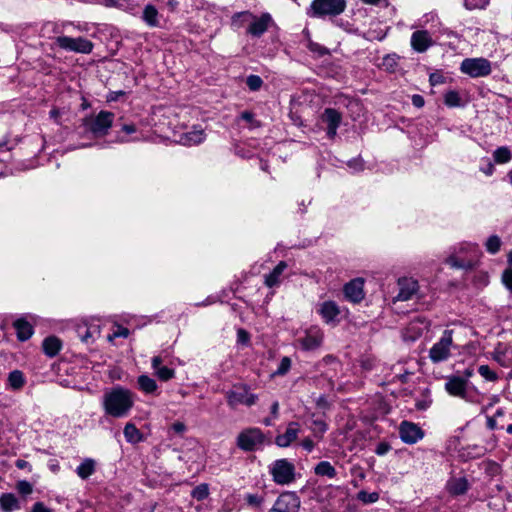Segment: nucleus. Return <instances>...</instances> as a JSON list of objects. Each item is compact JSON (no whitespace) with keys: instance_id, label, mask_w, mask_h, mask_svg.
<instances>
[{"instance_id":"1","label":"nucleus","mask_w":512,"mask_h":512,"mask_svg":"<svg viewBox=\"0 0 512 512\" xmlns=\"http://www.w3.org/2000/svg\"><path fill=\"white\" fill-rule=\"evenodd\" d=\"M133 405V393L120 386L106 391L102 397V406L105 414L113 418L126 417Z\"/></svg>"},{"instance_id":"2","label":"nucleus","mask_w":512,"mask_h":512,"mask_svg":"<svg viewBox=\"0 0 512 512\" xmlns=\"http://www.w3.org/2000/svg\"><path fill=\"white\" fill-rule=\"evenodd\" d=\"M478 257V245L470 242H462L453 248L445 262L452 268L471 269Z\"/></svg>"},{"instance_id":"3","label":"nucleus","mask_w":512,"mask_h":512,"mask_svg":"<svg viewBox=\"0 0 512 512\" xmlns=\"http://www.w3.org/2000/svg\"><path fill=\"white\" fill-rule=\"evenodd\" d=\"M445 390L454 397H459L466 402L479 403V393L476 388L473 391L469 387V381L460 376H448L445 383Z\"/></svg>"},{"instance_id":"4","label":"nucleus","mask_w":512,"mask_h":512,"mask_svg":"<svg viewBox=\"0 0 512 512\" xmlns=\"http://www.w3.org/2000/svg\"><path fill=\"white\" fill-rule=\"evenodd\" d=\"M268 472L277 485H290L296 479L295 465L285 458L273 461L268 466Z\"/></svg>"},{"instance_id":"5","label":"nucleus","mask_w":512,"mask_h":512,"mask_svg":"<svg viewBox=\"0 0 512 512\" xmlns=\"http://www.w3.org/2000/svg\"><path fill=\"white\" fill-rule=\"evenodd\" d=\"M453 333V330H444L438 341L429 349V359L433 363L445 362L451 357V351L455 348Z\"/></svg>"},{"instance_id":"6","label":"nucleus","mask_w":512,"mask_h":512,"mask_svg":"<svg viewBox=\"0 0 512 512\" xmlns=\"http://www.w3.org/2000/svg\"><path fill=\"white\" fill-rule=\"evenodd\" d=\"M114 114L109 111H100L95 117L85 118L83 127L85 131L93 134L94 137L105 136L111 128Z\"/></svg>"},{"instance_id":"7","label":"nucleus","mask_w":512,"mask_h":512,"mask_svg":"<svg viewBox=\"0 0 512 512\" xmlns=\"http://www.w3.org/2000/svg\"><path fill=\"white\" fill-rule=\"evenodd\" d=\"M345 7V0H313L308 15L314 18L337 16L345 10Z\"/></svg>"},{"instance_id":"8","label":"nucleus","mask_w":512,"mask_h":512,"mask_svg":"<svg viewBox=\"0 0 512 512\" xmlns=\"http://www.w3.org/2000/svg\"><path fill=\"white\" fill-rule=\"evenodd\" d=\"M265 442V435L261 429L252 427L241 431L236 439L239 449L245 452H252L260 449Z\"/></svg>"},{"instance_id":"9","label":"nucleus","mask_w":512,"mask_h":512,"mask_svg":"<svg viewBox=\"0 0 512 512\" xmlns=\"http://www.w3.org/2000/svg\"><path fill=\"white\" fill-rule=\"evenodd\" d=\"M460 71L472 78L486 77L492 72V65L482 57L466 58L461 62Z\"/></svg>"},{"instance_id":"10","label":"nucleus","mask_w":512,"mask_h":512,"mask_svg":"<svg viewBox=\"0 0 512 512\" xmlns=\"http://www.w3.org/2000/svg\"><path fill=\"white\" fill-rule=\"evenodd\" d=\"M225 395L228 405L233 409L240 404L252 406L258 399L256 394L249 392V388L246 385H236L233 389L227 391Z\"/></svg>"},{"instance_id":"11","label":"nucleus","mask_w":512,"mask_h":512,"mask_svg":"<svg viewBox=\"0 0 512 512\" xmlns=\"http://www.w3.org/2000/svg\"><path fill=\"white\" fill-rule=\"evenodd\" d=\"M55 43L63 50L82 54L91 53L94 46L90 40L84 37L59 36L56 38Z\"/></svg>"},{"instance_id":"12","label":"nucleus","mask_w":512,"mask_h":512,"mask_svg":"<svg viewBox=\"0 0 512 512\" xmlns=\"http://www.w3.org/2000/svg\"><path fill=\"white\" fill-rule=\"evenodd\" d=\"M301 501L295 492H283L268 512H299Z\"/></svg>"},{"instance_id":"13","label":"nucleus","mask_w":512,"mask_h":512,"mask_svg":"<svg viewBox=\"0 0 512 512\" xmlns=\"http://www.w3.org/2000/svg\"><path fill=\"white\" fill-rule=\"evenodd\" d=\"M316 311L327 325L335 326L340 322L342 310L335 301L326 300L319 303Z\"/></svg>"},{"instance_id":"14","label":"nucleus","mask_w":512,"mask_h":512,"mask_svg":"<svg viewBox=\"0 0 512 512\" xmlns=\"http://www.w3.org/2000/svg\"><path fill=\"white\" fill-rule=\"evenodd\" d=\"M324 339V332L318 326H312L306 330L305 335L297 341L303 350H315L319 348Z\"/></svg>"},{"instance_id":"15","label":"nucleus","mask_w":512,"mask_h":512,"mask_svg":"<svg viewBox=\"0 0 512 512\" xmlns=\"http://www.w3.org/2000/svg\"><path fill=\"white\" fill-rule=\"evenodd\" d=\"M399 292L393 301H408L416 296L419 292V284L417 280L409 277H403L398 280Z\"/></svg>"},{"instance_id":"16","label":"nucleus","mask_w":512,"mask_h":512,"mask_svg":"<svg viewBox=\"0 0 512 512\" xmlns=\"http://www.w3.org/2000/svg\"><path fill=\"white\" fill-rule=\"evenodd\" d=\"M401 440L406 444H415L424 437V432L415 423L403 421L399 427Z\"/></svg>"},{"instance_id":"17","label":"nucleus","mask_w":512,"mask_h":512,"mask_svg":"<svg viewBox=\"0 0 512 512\" xmlns=\"http://www.w3.org/2000/svg\"><path fill=\"white\" fill-rule=\"evenodd\" d=\"M410 44L414 51L424 53L433 46L434 41L427 30H417L412 33Z\"/></svg>"},{"instance_id":"18","label":"nucleus","mask_w":512,"mask_h":512,"mask_svg":"<svg viewBox=\"0 0 512 512\" xmlns=\"http://www.w3.org/2000/svg\"><path fill=\"white\" fill-rule=\"evenodd\" d=\"M165 362L166 358L162 354L154 356L151 359V367L154 371V375L160 381L164 382L169 381L175 377V370L164 365Z\"/></svg>"},{"instance_id":"19","label":"nucleus","mask_w":512,"mask_h":512,"mask_svg":"<svg viewBox=\"0 0 512 512\" xmlns=\"http://www.w3.org/2000/svg\"><path fill=\"white\" fill-rule=\"evenodd\" d=\"M271 22L272 18L268 13H264L260 17L254 15L253 20L247 28V33L254 37H260L267 31Z\"/></svg>"},{"instance_id":"20","label":"nucleus","mask_w":512,"mask_h":512,"mask_svg":"<svg viewBox=\"0 0 512 512\" xmlns=\"http://www.w3.org/2000/svg\"><path fill=\"white\" fill-rule=\"evenodd\" d=\"M363 286L364 282L362 279L356 278L351 280L344 286L345 297L353 303H359L364 298Z\"/></svg>"},{"instance_id":"21","label":"nucleus","mask_w":512,"mask_h":512,"mask_svg":"<svg viewBox=\"0 0 512 512\" xmlns=\"http://www.w3.org/2000/svg\"><path fill=\"white\" fill-rule=\"evenodd\" d=\"M299 431V423L290 422L287 425L286 431L283 434L276 436V445L282 448L290 446L297 439Z\"/></svg>"},{"instance_id":"22","label":"nucleus","mask_w":512,"mask_h":512,"mask_svg":"<svg viewBox=\"0 0 512 512\" xmlns=\"http://www.w3.org/2000/svg\"><path fill=\"white\" fill-rule=\"evenodd\" d=\"M77 334L82 342L86 344L93 343L100 335V326L95 323L81 324L77 327Z\"/></svg>"},{"instance_id":"23","label":"nucleus","mask_w":512,"mask_h":512,"mask_svg":"<svg viewBox=\"0 0 512 512\" xmlns=\"http://www.w3.org/2000/svg\"><path fill=\"white\" fill-rule=\"evenodd\" d=\"M470 488V484L465 477H453L446 483V490L451 496L464 495Z\"/></svg>"},{"instance_id":"24","label":"nucleus","mask_w":512,"mask_h":512,"mask_svg":"<svg viewBox=\"0 0 512 512\" xmlns=\"http://www.w3.org/2000/svg\"><path fill=\"white\" fill-rule=\"evenodd\" d=\"M13 327L19 341H26L33 335V326L26 318H18L13 322Z\"/></svg>"},{"instance_id":"25","label":"nucleus","mask_w":512,"mask_h":512,"mask_svg":"<svg viewBox=\"0 0 512 512\" xmlns=\"http://www.w3.org/2000/svg\"><path fill=\"white\" fill-rule=\"evenodd\" d=\"M205 139L204 130L200 127H193L192 130L180 136V143L187 146L200 144Z\"/></svg>"},{"instance_id":"26","label":"nucleus","mask_w":512,"mask_h":512,"mask_svg":"<svg viewBox=\"0 0 512 512\" xmlns=\"http://www.w3.org/2000/svg\"><path fill=\"white\" fill-rule=\"evenodd\" d=\"M286 268L287 263L285 261H280L277 266L265 276V285L269 288L278 286L281 282V276Z\"/></svg>"},{"instance_id":"27","label":"nucleus","mask_w":512,"mask_h":512,"mask_svg":"<svg viewBox=\"0 0 512 512\" xmlns=\"http://www.w3.org/2000/svg\"><path fill=\"white\" fill-rule=\"evenodd\" d=\"M0 508L4 512H13L21 508L17 497L12 493H4L0 496Z\"/></svg>"},{"instance_id":"28","label":"nucleus","mask_w":512,"mask_h":512,"mask_svg":"<svg viewBox=\"0 0 512 512\" xmlns=\"http://www.w3.org/2000/svg\"><path fill=\"white\" fill-rule=\"evenodd\" d=\"M42 347H43L44 353L48 357H54L59 353V351L62 347V343L59 338H57L55 336H49L44 339Z\"/></svg>"},{"instance_id":"29","label":"nucleus","mask_w":512,"mask_h":512,"mask_svg":"<svg viewBox=\"0 0 512 512\" xmlns=\"http://www.w3.org/2000/svg\"><path fill=\"white\" fill-rule=\"evenodd\" d=\"M315 475L319 477H326L328 479H334L337 476L335 467L329 461H320L314 467Z\"/></svg>"},{"instance_id":"30","label":"nucleus","mask_w":512,"mask_h":512,"mask_svg":"<svg viewBox=\"0 0 512 512\" xmlns=\"http://www.w3.org/2000/svg\"><path fill=\"white\" fill-rule=\"evenodd\" d=\"M7 382L10 389L18 391L26 384V378L22 371L16 369L8 374Z\"/></svg>"},{"instance_id":"31","label":"nucleus","mask_w":512,"mask_h":512,"mask_svg":"<svg viewBox=\"0 0 512 512\" xmlns=\"http://www.w3.org/2000/svg\"><path fill=\"white\" fill-rule=\"evenodd\" d=\"M123 433L128 443L137 444L143 441V434L133 423H127L124 427Z\"/></svg>"},{"instance_id":"32","label":"nucleus","mask_w":512,"mask_h":512,"mask_svg":"<svg viewBox=\"0 0 512 512\" xmlns=\"http://www.w3.org/2000/svg\"><path fill=\"white\" fill-rule=\"evenodd\" d=\"M142 19L150 27L159 26L158 10L155 6L148 4L143 10Z\"/></svg>"},{"instance_id":"33","label":"nucleus","mask_w":512,"mask_h":512,"mask_svg":"<svg viewBox=\"0 0 512 512\" xmlns=\"http://www.w3.org/2000/svg\"><path fill=\"white\" fill-rule=\"evenodd\" d=\"M96 463L91 458H86L76 468V473L81 479L89 478L95 472Z\"/></svg>"},{"instance_id":"34","label":"nucleus","mask_w":512,"mask_h":512,"mask_svg":"<svg viewBox=\"0 0 512 512\" xmlns=\"http://www.w3.org/2000/svg\"><path fill=\"white\" fill-rule=\"evenodd\" d=\"M322 120L327 124V127H339L342 121V115L336 109L326 108L322 114Z\"/></svg>"},{"instance_id":"35","label":"nucleus","mask_w":512,"mask_h":512,"mask_svg":"<svg viewBox=\"0 0 512 512\" xmlns=\"http://www.w3.org/2000/svg\"><path fill=\"white\" fill-rule=\"evenodd\" d=\"M137 382L139 388L147 394L155 392L158 387L156 381L148 375L139 376Z\"/></svg>"},{"instance_id":"36","label":"nucleus","mask_w":512,"mask_h":512,"mask_svg":"<svg viewBox=\"0 0 512 512\" xmlns=\"http://www.w3.org/2000/svg\"><path fill=\"white\" fill-rule=\"evenodd\" d=\"M254 15L249 11L239 12L233 15L232 17V25L236 28H241L245 25L250 24L253 20Z\"/></svg>"},{"instance_id":"37","label":"nucleus","mask_w":512,"mask_h":512,"mask_svg":"<svg viewBox=\"0 0 512 512\" xmlns=\"http://www.w3.org/2000/svg\"><path fill=\"white\" fill-rule=\"evenodd\" d=\"M328 429V425L323 419L316 418L312 420L310 430L312 431L313 435L318 438L322 439L323 435Z\"/></svg>"},{"instance_id":"38","label":"nucleus","mask_w":512,"mask_h":512,"mask_svg":"<svg viewBox=\"0 0 512 512\" xmlns=\"http://www.w3.org/2000/svg\"><path fill=\"white\" fill-rule=\"evenodd\" d=\"M493 158L496 163L505 164L512 159V153L509 148L502 146L494 151Z\"/></svg>"},{"instance_id":"39","label":"nucleus","mask_w":512,"mask_h":512,"mask_svg":"<svg viewBox=\"0 0 512 512\" xmlns=\"http://www.w3.org/2000/svg\"><path fill=\"white\" fill-rule=\"evenodd\" d=\"M444 103L448 107L463 106L462 99L457 91L450 90L444 95Z\"/></svg>"},{"instance_id":"40","label":"nucleus","mask_w":512,"mask_h":512,"mask_svg":"<svg viewBox=\"0 0 512 512\" xmlns=\"http://www.w3.org/2000/svg\"><path fill=\"white\" fill-rule=\"evenodd\" d=\"M306 47L316 57H323V56L329 54V50L325 46H323V45H321L319 43L314 42L310 38L307 39Z\"/></svg>"},{"instance_id":"41","label":"nucleus","mask_w":512,"mask_h":512,"mask_svg":"<svg viewBox=\"0 0 512 512\" xmlns=\"http://www.w3.org/2000/svg\"><path fill=\"white\" fill-rule=\"evenodd\" d=\"M380 498L378 492H367L365 490H361L357 494V499L361 501L363 504H373L377 502Z\"/></svg>"},{"instance_id":"42","label":"nucleus","mask_w":512,"mask_h":512,"mask_svg":"<svg viewBox=\"0 0 512 512\" xmlns=\"http://www.w3.org/2000/svg\"><path fill=\"white\" fill-rule=\"evenodd\" d=\"M478 373L481 375V377L489 382H496L499 379L498 374L488 365H480L478 367Z\"/></svg>"},{"instance_id":"43","label":"nucleus","mask_w":512,"mask_h":512,"mask_svg":"<svg viewBox=\"0 0 512 512\" xmlns=\"http://www.w3.org/2000/svg\"><path fill=\"white\" fill-rule=\"evenodd\" d=\"M485 247L490 254H496L500 250L501 239L497 235H492L487 239Z\"/></svg>"},{"instance_id":"44","label":"nucleus","mask_w":512,"mask_h":512,"mask_svg":"<svg viewBox=\"0 0 512 512\" xmlns=\"http://www.w3.org/2000/svg\"><path fill=\"white\" fill-rule=\"evenodd\" d=\"M191 495L194 499L198 501H202L206 499L209 495V487L207 484H200L196 486L192 492Z\"/></svg>"},{"instance_id":"45","label":"nucleus","mask_w":512,"mask_h":512,"mask_svg":"<svg viewBox=\"0 0 512 512\" xmlns=\"http://www.w3.org/2000/svg\"><path fill=\"white\" fill-rule=\"evenodd\" d=\"M246 84L251 91H257L263 85V80L258 75H249L246 79Z\"/></svg>"},{"instance_id":"46","label":"nucleus","mask_w":512,"mask_h":512,"mask_svg":"<svg viewBox=\"0 0 512 512\" xmlns=\"http://www.w3.org/2000/svg\"><path fill=\"white\" fill-rule=\"evenodd\" d=\"M247 504L254 508H260L264 503V496L258 494H247L245 496Z\"/></svg>"},{"instance_id":"47","label":"nucleus","mask_w":512,"mask_h":512,"mask_svg":"<svg viewBox=\"0 0 512 512\" xmlns=\"http://www.w3.org/2000/svg\"><path fill=\"white\" fill-rule=\"evenodd\" d=\"M291 367V359L289 357H283L279 363L277 370L273 375L283 376L285 375Z\"/></svg>"},{"instance_id":"48","label":"nucleus","mask_w":512,"mask_h":512,"mask_svg":"<svg viewBox=\"0 0 512 512\" xmlns=\"http://www.w3.org/2000/svg\"><path fill=\"white\" fill-rule=\"evenodd\" d=\"M490 0H464V6L468 10L473 9H484L488 4Z\"/></svg>"},{"instance_id":"49","label":"nucleus","mask_w":512,"mask_h":512,"mask_svg":"<svg viewBox=\"0 0 512 512\" xmlns=\"http://www.w3.org/2000/svg\"><path fill=\"white\" fill-rule=\"evenodd\" d=\"M240 118L249 123L250 128H256L260 126V122L254 118V115L249 111L241 113Z\"/></svg>"},{"instance_id":"50","label":"nucleus","mask_w":512,"mask_h":512,"mask_svg":"<svg viewBox=\"0 0 512 512\" xmlns=\"http://www.w3.org/2000/svg\"><path fill=\"white\" fill-rule=\"evenodd\" d=\"M17 491L22 494V495H28V494H31L32 491H33V487L32 485L26 481V480H21L17 483Z\"/></svg>"},{"instance_id":"51","label":"nucleus","mask_w":512,"mask_h":512,"mask_svg":"<svg viewBox=\"0 0 512 512\" xmlns=\"http://www.w3.org/2000/svg\"><path fill=\"white\" fill-rule=\"evenodd\" d=\"M129 335V330L125 327L119 326L116 331L113 332V334L108 335V340L110 342L113 341V339L117 337H123L126 338Z\"/></svg>"},{"instance_id":"52","label":"nucleus","mask_w":512,"mask_h":512,"mask_svg":"<svg viewBox=\"0 0 512 512\" xmlns=\"http://www.w3.org/2000/svg\"><path fill=\"white\" fill-rule=\"evenodd\" d=\"M502 282L507 289L512 291V268L504 270L502 274Z\"/></svg>"},{"instance_id":"53","label":"nucleus","mask_w":512,"mask_h":512,"mask_svg":"<svg viewBox=\"0 0 512 512\" xmlns=\"http://www.w3.org/2000/svg\"><path fill=\"white\" fill-rule=\"evenodd\" d=\"M347 165L353 172H359L364 169V163L361 159L350 160Z\"/></svg>"},{"instance_id":"54","label":"nucleus","mask_w":512,"mask_h":512,"mask_svg":"<svg viewBox=\"0 0 512 512\" xmlns=\"http://www.w3.org/2000/svg\"><path fill=\"white\" fill-rule=\"evenodd\" d=\"M301 446L303 447L304 450H306L309 453L312 452L313 449L315 448V444H314L313 440L309 437L304 438L302 440Z\"/></svg>"},{"instance_id":"55","label":"nucleus","mask_w":512,"mask_h":512,"mask_svg":"<svg viewBox=\"0 0 512 512\" xmlns=\"http://www.w3.org/2000/svg\"><path fill=\"white\" fill-rule=\"evenodd\" d=\"M390 450V445L387 443H379L375 449V453L379 456L385 455Z\"/></svg>"},{"instance_id":"56","label":"nucleus","mask_w":512,"mask_h":512,"mask_svg":"<svg viewBox=\"0 0 512 512\" xmlns=\"http://www.w3.org/2000/svg\"><path fill=\"white\" fill-rule=\"evenodd\" d=\"M237 339L238 342L247 344L249 342V334L245 330L239 329L237 332Z\"/></svg>"},{"instance_id":"57","label":"nucleus","mask_w":512,"mask_h":512,"mask_svg":"<svg viewBox=\"0 0 512 512\" xmlns=\"http://www.w3.org/2000/svg\"><path fill=\"white\" fill-rule=\"evenodd\" d=\"M31 512H52L51 509H49L48 507H46L44 505V503L42 502H36L32 509H31Z\"/></svg>"},{"instance_id":"58","label":"nucleus","mask_w":512,"mask_h":512,"mask_svg":"<svg viewBox=\"0 0 512 512\" xmlns=\"http://www.w3.org/2000/svg\"><path fill=\"white\" fill-rule=\"evenodd\" d=\"M411 100L412 104L417 108H421L425 104L424 98L419 94L413 95Z\"/></svg>"},{"instance_id":"59","label":"nucleus","mask_w":512,"mask_h":512,"mask_svg":"<svg viewBox=\"0 0 512 512\" xmlns=\"http://www.w3.org/2000/svg\"><path fill=\"white\" fill-rule=\"evenodd\" d=\"M443 80H444L443 76L441 74H436V73L431 74L430 78H429L430 84L432 86L443 83Z\"/></svg>"},{"instance_id":"60","label":"nucleus","mask_w":512,"mask_h":512,"mask_svg":"<svg viewBox=\"0 0 512 512\" xmlns=\"http://www.w3.org/2000/svg\"><path fill=\"white\" fill-rule=\"evenodd\" d=\"M172 430L177 433V434H182L186 431V426L184 423L182 422H175L172 426H171Z\"/></svg>"},{"instance_id":"61","label":"nucleus","mask_w":512,"mask_h":512,"mask_svg":"<svg viewBox=\"0 0 512 512\" xmlns=\"http://www.w3.org/2000/svg\"><path fill=\"white\" fill-rule=\"evenodd\" d=\"M270 411H271L272 418L277 419L279 416V402L278 401H274L272 403Z\"/></svg>"},{"instance_id":"62","label":"nucleus","mask_w":512,"mask_h":512,"mask_svg":"<svg viewBox=\"0 0 512 512\" xmlns=\"http://www.w3.org/2000/svg\"><path fill=\"white\" fill-rule=\"evenodd\" d=\"M122 131L127 135L133 134L136 132V126L134 124H125L122 127Z\"/></svg>"},{"instance_id":"63","label":"nucleus","mask_w":512,"mask_h":512,"mask_svg":"<svg viewBox=\"0 0 512 512\" xmlns=\"http://www.w3.org/2000/svg\"><path fill=\"white\" fill-rule=\"evenodd\" d=\"M337 129H338V127H336V126L327 127L328 137L333 139L337 134Z\"/></svg>"},{"instance_id":"64","label":"nucleus","mask_w":512,"mask_h":512,"mask_svg":"<svg viewBox=\"0 0 512 512\" xmlns=\"http://www.w3.org/2000/svg\"><path fill=\"white\" fill-rule=\"evenodd\" d=\"M487 426L489 429L494 430L497 428L496 420L492 417L487 418Z\"/></svg>"}]
</instances>
